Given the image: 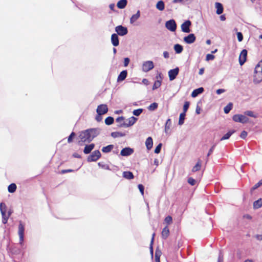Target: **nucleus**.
Wrapping results in <instances>:
<instances>
[{"mask_svg": "<svg viewBox=\"0 0 262 262\" xmlns=\"http://www.w3.org/2000/svg\"><path fill=\"white\" fill-rule=\"evenodd\" d=\"M233 107V104L229 102L224 108V111L225 114H228Z\"/></svg>", "mask_w": 262, "mask_h": 262, "instance_id": "36", "label": "nucleus"}, {"mask_svg": "<svg viewBox=\"0 0 262 262\" xmlns=\"http://www.w3.org/2000/svg\"><path fill=\"white\" fill-rule=\"evenodd\" d=\"M245 114L246 115H247L249 117H253V118H256V115H255L253 113V112L251 111H246L245 112Z\"/></svg>", "mask_w": 262, "mask_h": 262, "instance_id": "55", "label": "nucleus"}, {"mask_svg": "<svg viewBox=\"0 0 262 262\" xmlns=\"http://www.w3.org/2000/svg\"><path fill=\"white\" fill-rule=\"evenodd\" d=\"M232 119L236 122H239L242 123H247L249 121V118L245 115L241 114H235L233 115Z\"/></svg>", "mask_w": 262, "mask_h": 262, "instance_id": "5", "label": "nucleus"}, {"mask_svg": "<svg viewBox=\"0 0 262 262\" xmlns=\"http://www.w3.org/2000/svg\"><path fill=\"white\" fill-rule=\"evenodd\" d=\"M154 68V62L152 61H146L143 62L142 70L145 72H147Z\"/></svg>", "mask_w": 262, "mask_h": 262, "instance_id": "9", "label": "nucleus"}, {"mask_svg": "<svg viewBox=\"0 0 262 262\" xmlns=\"http://www.w3.org/2000/svg\"><path fill=\"white\" fill-rule=\"evenodd\" d=\"M204 89L203 87H200L194 89L191 93V96L193 98L196 97L198 95L203 93Z\"/></svg>", "mask_w": 262, "mask_h": 262, "instance_id": "19", "label": "nucleus"}, {"mask_svg": "<svg viewBox=\"0 0 262 262\" xmlns=\"http://www.w3.org/2000/svg\"><path fill=\"white\" fill-rule=\"evenodd\" d=\"M196 40V37L193 33L189 34L183 38L184 41L187 44H191Z\"/></svg>", "mask_w": 262, "mask_h": 262, "instance_id": "14", "label": "nucleus"}, {"mask_svg": "<svg viewBox=\"0 0 262 262\" xmlns=\"http://www.w3.org/2000/svg\"><path fill=\"white\" fill-rule=\"evenodd\" d=\"M145 145L147 150H150L152 148L153 145V141L151 137H148L145 141Z\"/></svg>", "mask_w": 262, "mask_h": 262, "instance_id": "23", "label": "nucleus"}, {"mask_svg": "<svg viewBox=\"0 0 262 262\" xmlns=\"http://www.w3.org/2000/svg\"><path fill=\"white\" fill-rule=\"evenodd\" d=\"M95 144L94 143H91L88 145H86L83 149V152L85 154H89L91 153L92 150L94 148Z\"/></svg>", "mask_w": 262, "mask_h": 262, "instance_id": "21", "label": "nucleus"}, {"mask_svg": "<svg viewBox=\"0 0 262 262\" xmlns=\"http://www.w3.org/2000/svg\"><path fill=\"white\" fill-rule=\"evenodd\" d=\"M191 26V21L190 20H185L181 26L182 31L184 33H190L191 32L190 29Z\"/></svg>", "mask_w": 262, "mask_h": 262, "instance_id": "8", "label": "nucleus"}, {"mask_svg": "<svg viewBox=\"0 0 262 262\" xmlns=\"http://www.w3.org/2000/svg\"><path fill=\"white\" fill-rule=\"evenodd\" d=\"M115 31L118 35L123 36L128 33V29L127 27L122 25H119L115 27Z\"/></svg>", "mask_w": 262, "mask_h": 262, "instance_id": "6", "label": "nucleus"}, {"mask_svg": "<svg viewBox=\"0 0 262 262\" xmlns=\"http://www.w3.org/2000/svg\"><path fill=\"white\" fill-rule=\"evenodd\" d=\"M18 234L19 236V244L21 246L24 245V233H25V225L24 223L20 221L18 224Z\"/></svg>", "mask_w": 262, "mask_h": 262, "instance_id": "3", "label": "nucleus"}, {"mask_svg": "<svg viewBox=\"0 0 262 262\" xmlns=\"http://www.w3.org/2000/svg\"><path fill=\"white\" fill-rule=\"evenodd\" d=\"M138 189L142 195L144 194V186L142 184H139L138 185Z\"/></svg>", "mask_w": 262, "mask_h": 262, "instance_id": "60", "label": "nucleus"}, {"mask_svg": "<svg viewBox=\"0 0 262 262\" xmlns=\"http://www.w3.org/2000/svg\"><path fill=\"white\" fill-rule=\"evenodd\" d=\"M155 235V233L152 234V238H151V239L150 241V246H149L150 253L151 254V257L153 256V254H154L153 244H154Z\"/></svg>", "mask_w": 262, "mask_h": 262, "instance_id": "37", "label": "nucleus"}, {"mask_svg": "<svg viewBox=\"0 0 262 262\" xmlns=\"http://www.w3.org/2000/svg\"><path fill=\"white\" fill-rule=\"evenodd\" d=\"M123 177L127 180H132L134 179V176L132 172L125 171L123 172Z\"/></svg>", "mask_w": 262, "mask_h": 262, "instance_id": "25", "label": "nucleus"}, {"mask_svg": "<svg viewBox=\"0 0 262 262\" xmlns=\"http://www.w3.org/2000/svg\"><path fill=\"white\" fill-rule=\"evenodd\" d=\"M247 135H248L247 132H246L245 130H243L241 133L240 137L242 139H245L246 138V137L247 136Z\"/></svg>", "mask_w": 262, "mask_h": 262, "instance_id": "63", "label": "nucleus"}, {"mask_svg": "<svg viewBox=\"0 0 262 262\" xmlns=\"http://www.w3.org/2000/svg\"><path fill=\"white\" fill-rule=\"evenodd\" d=\"M156 80H159L162 82V79L163 78V75L161 72H157V75L156 76Z\"/></svg>", "mask_w": 262, "mask_h": 262, "instance_id": "51", "label": "nucleus"}, {"mask_svg": "<svg viewBox=\"0 0 262 262\" xmlns=\"http://www.w3.org/2000/svg\"><path fill=\"white\" fill-rule=\"evenodd\" d=\"M76 136V134L72 132L68 138V142L71 143L73 142L74 138Z\"/></svg>", "mask_w": 262, "mask_h": 262, "instance_id": "46", "label": "nucleus"}, {"mask_svg": "<svg viewBox=\"0 0 262 262\" xmlns=\"http://www.w3.org/2000/svg\"><path fill=\"white\" fill-rule=\"evenodd\" d=\"M114 122V119L113 117L108 116L106 117L104 120V122L107 125H112Z\"/></svg>", "mask_w": 262, "mask_h": 262, "instance_id": "35", "label": "nucleus"}, {"mask_svg": "<svg viewBox=\"0 0 262 262\" xmlns=\"http://www.w3.org/2000/svg\"><path fill=\"white\" fill-rule=\"evenodd\" d=\"M223 261H224L223 254L220 251L219 253V256H218L217 262H223Z\"/></svg>", "mask_w": 262, "mask_h": 262, "instance_id": "62", "label": "nucleus"}, {"mask_svg": "<svg viewBox=\"0 0 262 262\" xmlns=\"http://www.w3.org/2000/svg\"><path fill=\"white\" fill-rule=\"evenodd\" d=\"M235 132L234 129L229 130L226 134H225L220 139V141H223L229 139L230 137Z\"/></svg>", "mask_w": 262, "mask_h": 262, "instance_id": "22", "label": "nucleus"}, {"mask_svg": "<svg viewBox=\"0 0 262 262\" xmlns=\"http://www.w3.org/2000/svg\"><path fill=\"white\" fill-rule=\"evenodd\" d=\"M108 107L106 104H100L97 106L96 112L99 113L102 115L105 114L108 112Z\"/></svg>", "mask_w": 262, "mask_h": 262, "instance_id": "15", "label": "nucleus"}, {"mask_svg": "<svg viewBox=\"0 0 262 262\" xmlns=\"http://www.w3.org/2000/svg\"><path fill=\"white\" fill-rule=\"evenodd\" d=\"M161 83H162V82H160V81L156 80L154 82L153 86H152V90H155L157 89L161 85Z\"/></svg>", "mask_w": 262, "mask_h": 262, "instance_id": "44", "label": "nucleus"}, {"mask_svg": "<svg viewBox=\"0 0 262 262\" xmlns=\"http://www.w3.org/2000/svg\"><path fill=\"white\" fill-rule=\"evenodd\" d=\"M171 125V119H168L165 124V132L166 133H167L168 130L170 129V126Z\"/></svg>", "mask_w": 262, "mask_h": 262, "instance_id": "43", "label": "nucleus"}, {"mask_svg": "<svg viewBox=\"0 0 262 262\" xmlns=\"http://www.w3.org/2000/svg\"><path fill=\"white\" fill-rule=\"evenodd\" d=\"M214 58H215V56L212 54H208L206 55V61L212 60Z\"/></svg>", "mask_w": 262, "mask_h": 262, "instance_id": "52", "label": "nucleus"}, {"mask_svg": "<svg viewBox=\"0 0 262 262\" xmlns=\"http://www.w3.org/2000/svg\"><path fill=\"white\" fill-rule=\"evenodd\" d=\"M101 156V152L99 150H96L92 152L87 158L88 162H95L98 160Z\"/></svg>", "mask_w": 262, "mask_h": 262, "instance_id": "4", "label": "nucleus"}, {"mask_svg": "<svg viewBox=\"0 0 262 262\" xmlns=\"http://www.w3.org/2000/svg\"><path fill=\"white\" fill-rule=\"evenodd\" d=\"M138 120V118L134 116H132L128 119H126L125 121L122 122V123L118 124L117 125L118 127H129L130 126H133Z\"/></svg>", "mask_w": 262, "mask_h": 262, "instance_id": "2", "label": "nucleus"}, {"mask_svg": "<svg viewBox=\"0 0 262 262\" xmlns=\"http://www.w3.org/2000/svg\"><path fill=\"white\" fill-rule=\"evenodd\" d=\"M262 206V199L261 198L253 202V208L255 209H258Z\"/></svg>", "mask_w": 262, "mask_h": 262, "instance_id": "32", "label": "nucleus"}, {"mask_svg": "<svg viewBox=\"0 0 262 262\" xmlns=\"http://www.w3.org/2000/svg\"><path fill=\"white\" fill-rule=\"evenodd\" d=\"M156 7L160 11H163L165 8L164 2L162 0L158 1L156 4Z\"/></svg>", "mask_w": 262, "mask_h": 262, "instance_id": "31", "label": "nucleus"}, {"mask_svg": "<svg viewBox=\"0 0 262 262\" xmlns=\"http://www.w3.org/2000/svg\"><path fill=\"white\" fill-rule=\"evenodd\" d=\"M140 16V11L138 10L137 13L133 14L130 18V23L131 24H134Z\"/></svg>", "mask_w": 262, "mask_h": 262, "instance_id": "24", "label": "nucleus"}, {"mask_svg": "<svg viewBox=\"0 0 262 262\" xmlns=\"http://www.w3.org/2000/svg\"><path fill=\"white\" fill-rule=\"evenodd\" d=\"M143 108H138V109L134 110L133 112V114L134 116H139L143 112Z\"/></svg>", "mask_w": 262, "mask_h": 262, "instance_id": "45", "label": "nucleus"}, {"mask_svg": "<svg viewBox=\"0 0 262 262\" xmlns=\"http://www.w3.org/2000/svg\"><path fill=\"white\" fill-rule=\"evenodd\" d=\"M6 208H7V206H6L5 203H3V202L0 203V211L1 213H2V212H6V211H7Z\"/></svg>", "mask_w": 262, "mask_h": 262, "instance_id": "48", "label": "nucleus"}, {"mask_svg": "<svg viewBox=\"0 0 262 262\" xmlns=\"http://www.w3.org/2000/svg\"><path fill=\"white\" fill-rule=\"evenodd\" d=\"M262 73V63L260 61L256 66L254 69V73Z\"/></svg>", "mask_w": 262, "mask_h": 262, "instance_id": "40", "label": "nucleus"}, {"mask_svg": "<svg viewBox=\"0 0 262 262\" xmlns=\"http://www.w3.org/2000/svg\"><path fill=\"white\" fill-rule=\"evenodd\" d=\"M117 34L113 33L111 35V43L114 47H117L119 45V40Z\"/></svg>", "mask_w": 262, "mask_h": 262, "instance_id": "16", "label": "nucleus"}, {"mask_svg": "<svg viewBox=\"0 0 262 262\" xmlns=\"http://www.w3.org/2000/svg\"><path fill=\"white\" fill-rule=\"evenodd\" d=\"M237 37L238 41L241 42L243 40V35L242 32H238L237 33Z\"/></svg>", "mask_w": 262, "mask_h": 262, "instance_id": "59", "label": "nucleus"}, {"mask_svg": "<svg viewBox=\"0 0 262 262\" xmlns=\"http://www.w3.org/2000/svg\"><path fill=\"white\" fill-rule=\"evenodd\" d=\"M161 234L163 239H165L167 238L169 234V230L167 226L163 229Z\"/></svg>", "mask_w": 262, "mask_h": 262, "instance_id": "26", "label": "nucleus"}, {"mask_svg": "<svg viewBox=\"0 0 262 262\" xmlns=\"http://www.w3.org/2000/svg\"><path fill=\"white\" fill-rule=\"evenodd\" d=\"M127 75V71L126 70H123L119 74L117 78V82H120L125 79Z\"/></svg>", "mask_w": 262, "mask_h": 262, "instance_id": "17", "label": "nucleus"}, {"mask_svg": "<svg viewBox=\"0 0 262 262\" xmlns=\"http://www.w3.org/2000/svg\"><path fill=\"white\" fill-rule=\"evenodd\" d=\"M247 50L246 49H243L239 56V63L241 66H243L246 61L247 57Z\"/></svg>", "mask_w": 262, "mask_h": 262, "instance_id": "11", "label": "nucleus"}, {"mask_svg": "<svg viewBox=\"0 0 262 262\" xmlns=\"http://www.w3.org/2000/svg\"><path fill=\"white\" fill-rule=\"evenodd\" d=\"M262 81V73H254L253 82L257 84Z\"/></svg>", "mask_w": 262, "mask_h": 262, "instance_id": "18", "label": "nucleus"}, {"mask_svg": "<svg viewBox=\"0 0 262 262\" xmlns=\"http://www.w3.org/2000/svg\"><path fill=\"white\" fill-rule=\"evenodd\" d=\"M162 146V143H159L155 148L154 152L155 154H159L161 150Z\"/></svg>", "mask_w": 262, "mask_h": 262, "instance_id": "50", "label": "nucleus"}, {"mask_svg": "<svg viewBox=\"0 0 262 262\" xmlns=\"http://www.w3.org/2000/svg\"><path fill=\"white\" fill-rule=\"evenodd\" d=\"M88 129L91 135L92 140L98 136L101 132V129L100 128H91Z\"/></svg>", "mask_w": 262, "mask_h": 262, "instance_id": "13", "label": "nucleus"}, {"mask_svg": "<svg viewBox=\"0 0 262 262\" xmlns=\"http://www.w3.org/2000/svg\"><path fill=\"white\" fill-rule=\"evenodd\" d=\"M17 189L16 185L15 183L10 184L8 187V191L10 193H14Z\"/></svg>", "mask_w": 262, "mask_h": 262, "instance_id": "33", "label": "nucleus"}, {"mask_svg": "<svg viewBox=\"0 0 262 262\" xmlns=\"http://www.w3.org/2000/svg\"><path fill=\"white\" fill-rule=\"evenodd\" d=\"M158 107V104L157 102H153L148 106L147 108L150 111H154Z\"/></svg>", "mask_w": 262, "mask_h": 262, "instance_id": "39", "label": "nucleus"}, {"mask_svg": "<svg viewBox=\"0 0 262 262\" xmlns=\"http://www.w3.org/2000/svg\"><path fill=\"white\" fill-rule=\"evenodd\" d=\"M165 27L171 32H174L177 29V24L173 19L167 20L165 23Z\"/></svg>", "mask_w": 262, "mask_h": 262, "instance_id": "7", "label": "nucleus"}, {"mask_svg": "<svg viewBox=\"0 0 262 262\" xmlns=\"http://www.w3.org/2000/svg\"><path fill=\"white\" fill-rule=\"evenodd\" d=\"M162 252L160 250H159V248L158 247L156 249L155 251V261L160 260V256L161 255Z\"/></svg>", "mask_w": 262, "mask_h": 262, "instance_id": "38", "label": "nucleus"}, {"mask_svg": "<svg viewBox=\"0 0 262 262\" xmlns=\"http://www.w3.org/2000/svg\"><path fill=\"white\" fill-rule=\"evenodd\" d=\"M130 62V59L128 57H125L124 58V66L127 67Z\"/></svg>", "mask_w": 262, "mask_h": 262, "instance_id": "64", "label": "nucleus"}, {"mask_svg": "<svg viewBox=\"0 0 262 262\" xmlns=\"http://www.w3.org/2000/svg\"><path fill=\"white\" fill-rule=\"evenodd\" d=\"M79 138L80 140L78 141V144L80 146L82 145L84 142L90 143L92 141L88 129L80 132Z\"/></svg>", "mask_w": 262, "mask_h": 262, "instance_id": "1", "label": "nucleus"}, {"mask_svg": "<svg viewBox=\"0 0 262 262\" xmlns=\"http://www.w3.org/2000/svg\"><path fill=\"white\" fill-rule=\"evenodd\" d=\"M201 164L199 162H198L192 168L193 172H196L200 170Z\"/></svg>", "mask_w": 262, "mask_h": 262, "instance_id": "47", "label": "nucleus"}, {"mask_svg": "<svg viewBox=\"0 0 262 262\" xmlns=\"http://www.w3.org/2000/svg\"><path fill=\"white\" fill-rule=\"evenodd\" d=\"M164 221L167 224H170L172 223V218L171 216L168 215L165 218Z\"/></svg>", "mask_w": 262, "mask_h": 262, "instance_id": "56", "label": "nucleus"}, {"mask_svg": "<svg viewBox=\"0 0 262 262\" xmlns=\"http://www.w3.org/2000/svg\"><path fill=\"white\" fill-rule=\"evenodd\" d=\"M173 49L176 54H180L183 50V47L180 44L177 43L174 45Z\"/></svg>", "mask_w": 262, "mask_h": 262, "instance_id": "28", "label": "nucleus"}, {"mask_svg": "<svg viewBox=\"0 0 262 262\" xmlns=\"http://www.w3.org/2000/svg\"><path fill=\"white\" fill-rule=\"evenodd\" d=\"M125 120V117H123V116H120V117H118V118H116V121L118 123H119V124H120V123H122V121H123Z\"/></svg>", "mask_w": 262, "mask_h": 262, "instance_id": "61", "label": "nucleus"}, {"mask_svg": "<svg viewBox=\"0 0 262 262\" xmlns=\"http://www.w3.org/2000/svg\"><path fill=\"white\" fill-rule=\"evenodd\" d=\"M185 116H186V113L182 112L180 114V116H179V122H178L179 125H182L184 124V120L185 119Z\"/></svg>", "mask_w": 262, "mask_h": 262, "instance_id": "34", "label": "nucleus"}, {"mask_svg": "<svg viewBox=\"0 0 262 262\" xmlns=\"http://www.w3.org/2000/svg\"><path fill=\"white\" fill-rule=\"evenodd\" d=\"M102 114L99 113H97V115L95 116V119L97 122H100L102 120Z\"/></svg>", "mask_w": 262, "mask_h": 262, "instance_id": "57", "label": "nucleus"}, {"mask_svg": "<svg viewBox=\"0 0 262 262\" xmlns=\"http://www.w3.org/2000/svg\"><path fill=\"white\" fill-rule=\"evenodd\" d=\"M126 133H122L120 132H112L111 134V136L114 138L124 137Z\"/></svg>", "mask_w": 262, "mask_h": 262, "instance_id": "29", "label": "nucleus"}, {"mask_svg": "<svg viewBox=\"0 0 262 262\" xmlns=\"http://www.w3.org/2000/svg\"><path fill=\"white\" fill-rule=\"evenodd\" d=\"M215 7L216 9V13L218 15H220L223 13L224 11V8L223 5L219 2L215 3Z\"/></svg>", "mask_w": 262, "mask_h": 262, "instance_id": "20", "label": "nucleus"}, {"mask_svg": "<svg viewBox=\"0 0 262 262\" xmlns=\"http://www.w3.org/2000/svg\"><path fill=\"white\" fill-rule=\"evenodd\" d=\"M179 68L178 67H176L174 69H171L168 71V76L170 81H172L175 79L179 74Z\"/></svg>", "mask_w": 262, "mask_h": 262, "instance_id": "10", "label": "nucleus"}, {"mask_svg": "<svg viewBox=\"0 0 262 262\" xmlns=\"http://www.w3.org/2000/svg\"><path fill=\"white\" fill-rule=\"evenodd\" d=\"M98 165L99 167L102 168H104V169H108V170H110V167L108 165H106V164H103L101 162H99L98 163Z\"/></svg>", "mask_w": 262, "mask_h": 262, "instance_id": "58", "label": "nucleus"}, {"mask_svg": "<svg viewBox=\"0 0 262 262\" xmlns=\"http://www.w3.org/2000/svg\"><path fill=\"white\" fill-rule=\"evenodd\" d=\"M215 146H216V144H213L211 147V148L209 149V151L208 152V154H207V158H208L211 154L213 152L215 147Z\"/></svg>", "mask_w": 262, "mask_h": 262, "instance_id": "54", "label": "nucleus"}, {"mask_svg": "<svg viewBox=\"0 0 262 262\" xmlns=\"http://www.w3.org/2000/svg\"><path fill=\"white\" fill-rule=\"evenodd\" d=\"M1 214L2 216V223L4 224H7L9 217L6 215V212H2Z\"/></svg>", "mask_w": 262, "mask_h": 262, "instance_id": "42", "label": "nucleus"}, {"mask_svg": "<svg viewBox=\"0 0 262 262\" xmlns=\"http://www.w3.org/2000/svg\"><path fill=\"white\" fill-rule=\"evenodd\" d=\"M190 102L189 101H185L183 105V113H186L189 108Z\"/></svg>", "mask_w": 262, "mask_h": 262, "instance_id": "49", "label": "nucleus"}, {"mask_svg": "<svg viewBox=\"0 0 262 262\" xmlns=\"http://www.w3.org/2000/svg\"><path fill=\"white\" fill-rule=\"evenodd\" d=\"M134 152V148L130 147H126L121 150L120 155L123 157H128L132 155Z\"/></svg>", "mask_w": 262, "mask_h": 262, "instance_id": "12", "label": "nucleus"}, {"mask_svg": "<svg viewBox=\"0 0 262 262\" xmlns=\"http://www.w3.org/2000/svg\"><path fill=\"white\" fill-rule=\"evenodd\" d=\"M188 183L191 186H194L196 183V180L192 178V177H190L188 179Z\"/></svg>", "mask_w": 262, "mask_h": 262, "instance_id": "53", "label": "nucleus"}, {"mask_svg": "<svg viewBox=\"0 0 262 262\" xmlns=\"http://www.w3.org/2000/svg\"><path fill=\"white\" fill-rule=\"evenodd\" d=\"M262 185V179L254 185L250 189V192L252 193L254 190L257 189Z\"/></svg>", "mask_w": 262, "mask_h": 262, "instance_id": "41", "label": "nucleus"}, {"mask_svg": "<svg viewBox=\"0 0 262 262\" xmlns=\"http://www.w3.org/2000/svg\"><path fill=\"white\" fill-rule=\"evenodd\" d=\"M127 4V0H120L117 4V6L119 9H122L125 8Z\"/></svg>", "mask_w": 262, "mask_h": 262, "instance_id": "27", "label": "nucleus"}, {"mask_svg": "<svg viewBox=\"0 0 262 262\" xmlns=\"http://www.w3.org/2000/svg\"><path fill=\"white\" fill-rule=\"evenodd\" d=\"M114 145L113 144H110L106 146H104L102 148V151L104 153H108L111 152L114 148Z\"/></svg>", "mask_w": 262, "mask_h": 262, "instance_id": "30", "label": "nucleus"}]
</instances>
